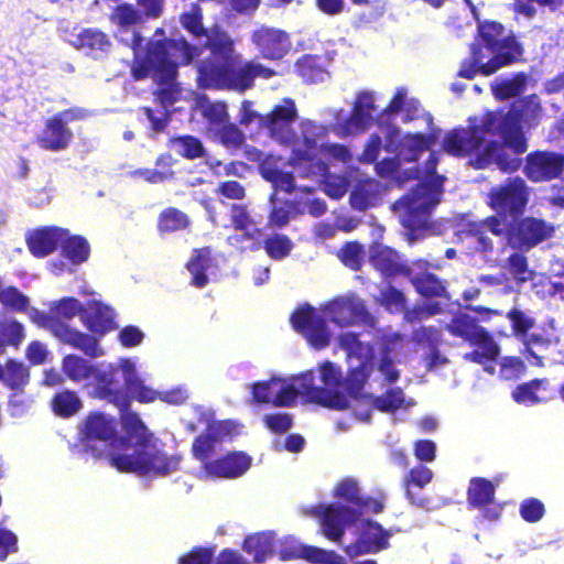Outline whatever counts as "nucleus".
<instances>
[{
	"instance_id": "f257e3e1",
	"label": "nucleus",
	"mask_w": 564,
	"mask_h": 564,
	"mask_svg": "<svg viewBox=\"0 0 564 564\" xmlns=\"http://www.w3.org/2000/svg\"><path fill=\"white\" fill-rule=\"evenodd\" d=\"M376 339L380 349L377 369L372 348L361 343L357 334L346 332L337 338L339 347L347 352L349 372L345 380L337 365L325 361L318 366L317 376L307 371L290 379L272 378L254 383L253 401L289 406L299 395H305L325 406L343 410L349 405L345 392L357 398L367 380H370V387L376 382L381 386L395 382L400 376L395 362L408 360L410 348L420 354L427 370H436L447 364L446 357L437 349L441 333L435 327L415 329L406 344L402 335L391 329L377 330Z\"/></svg>"
},
{
	"instance_id": "f03ea898",
	"label": "nucleus",
	"mask_w": 564,
	"mask_h": 564,
	"mask_svg": "<svg viewBox=\"0 0 564 564\" xmlns=\"http://www.w3.org/2000/svg\"><path fill=\"white\" fill-rule=\"evenodd\" d=\"M130 400L122 405L120 419L126 436H118L117 421L105 413H90L79 429L77 453L106 457L121 473L141 476H166L180 468L181 457L161 451L152 434L137 413L129 409Z\"/></svg>"
},
{
	"instance_id": "7ed1b4c3",
	"label": "nucleus",
	"mask_w": 564,
	"mask_h": 564,
	"mask_svg": "<svg viewBox=\"0 0 564 564\" xmlns=\"http://www.w3.org/2000/svg\"><path fill=\"white\" fill-rule=\"evenodd\" d=\"M540 99L531 95L508 111L487 112L470 119L468 128L447 131L442 139L444 152L457 158H469L476 169L496 165L506 172L519 169V154L527 150L522 124L533 126L541 116Z\"/></svg>"
},
{
	"instance_id": "20e7f679",
	"label": "nucleus",
	"mask_w": 564,
	"mask_h": 564,
	"mask_svg": "<svg viewBox=\"0 0 564 564\" xmlns=\"http://www.w3.org/2000/svg\"><path fill=\"white\" fill-rule=\"evenodd\" d=\"M181 22L194 36L206 39L208 55L197 66L200 88L245 91L253 86L257 77L269 79L274 76L273 69L256 61L236 67L240 54L235 50L234 40L217 26L205 29L202 24V10L197 4L182 14Z\"/></svg>"
},
{
	"instance_id": "39448f33",
	"label": "nucleus",
	"mask_w": 564,
	"mask_h": 564,
	"mask_svg": "<svg viewBox=\"0 0 564 564\" xmlns=\"http://www.w3.org/2000/svg\"><path fill=\"white\" fill-rule=\"evenodd\" d=\"M386 138V150L408 162L417 160L437 139L432 116L419 100L409 97L408 89L397 88L390 104L378 116Z\"/></svg>"
},
{
	"instance_id": "423d86ee",
	"label": "nucleus",
	"mask_w": 564,
	"mask_h": 564,
	"mask_svg": "<svg viewBox=\"0 0 564 564\" xmlns=\"http://www.w3.org/2000/svg\"><path fill=\"white\" fill-rule=\"evenodd\" d=\"M120 40L134 53L133 76L137 79L152 76L160 85L158 98L162 106L164 108L172 106L181 94L175 82L177 66L191 63L195 57L200 56L203 51L189 46L183 39L166 43L160 40L151 41L143 46V39L137 32H132L129 39L120 37Z\"/></svg>"
},
{
	"instance_id": "0eeeda50",
	"label": "nucleus",
	"mask_w": 564,
	"mask_h": 564,
	"mask_svg": "<svg viewBox=\"0 0 564 564\" xmlns=\"http://www.w3.org/2000/svg\"><path fill=\"white\" fill-rule=\"evenodd\" d=\"M199 422L206 424V432L193 443L192 452L199 462L198 477L202 479H232L242 476L251 466V457L243 452L224 454L223 443L238 433L232 421H213L210 408H194Z\"/></svg>"
},
{
	"instance_id": "6e6552de",
	"label": "nucleus",
	"mask_w": 564,
	"mask_h": 564,
	"mask_svg": "<svg viewBox=\"0 0 564 564\" xmlns=\"http://www.w3.org/2000/svg\"><path fill=\"white\" fill-rule=\"evenodd\" d=\"M62 369L73 382L93 380L89 394L113 405L127 403V387L132 391L140 389L135 358L121 357L112 362L91 364L77 355H67Z\"/></svg>"
},
{
	"instance_id": "1a4fd4ad",
	"label": "nucleus",
	"mask_w": 564,
	"mask_h": 564,
	"mask_svg": "<svg viewBox=\"0 0 564 564\" xmlns=\"http://www.w3.org/2000/svg\"><path fill=\"white\" fill-rule=\"evenodd\" d=\"M326 318L338 327H351L368 324L371 316L364 300L348 292L328 301L319 310L311 305L299 307L291 316V323L312 347L323 349L332 338Z\"/></svg>"
},
{
	"instance_id": "9d476101",
	"label": "nucleus",
	"mask_w": 564,
	"mask_h": 564,
	"mask_svg": "<svg viewBox=\"0 0 564 564\" xmlns=\"http://www.w3.org/2000/svg\"><path fill=\"white\" fill-rule=\"evenodd\" d=\"M441 152H432L422 169H417L415 177L419 183L408 195L393 204L402 226L409 230L408 240L412 245L423 234H434L431 215L440 204L445 177L435 172Z\"/></svg>"
},
{
	"instance_id": "9b49d317",
	"label": "nucleus",
	"mask_w": 564,
	"mask_h": 564,
	"mask_svg": "<svg viewBox=\"0 0 564 564\" xmlns=\"http://www.w3.org/2000/svg\"><path fill=\"white\" fill-rule=\"evenodd\" d=\"M528 199L529 188L525 182L520 177L509 178L507 183L494 187L489 194V205L499 216L468 223L462 234L476 245L477 250H492L494 239L489 235L503 241L508 236L511 220L523 213Z\"/></svg>"
},
{
	"instance_id": "f8f14e48",
	"label": "nucleus",
	"mask_w": 564,
	"mask_h": 564,
	"mask_svg": "<svg viewBox=\"0 0 564 564\" xmlns=\"http://www.w3.org/2000/svg\"><path fill=\"white\" fill-rule=\"evenodd\" d=\"M521 55V46L511 31L495 21H478V45L471 47V57L462 63L458 75L467 79L477 74L488 76Z\"/></svg>"
},
{
	"instance_id": "ddd939ff",
	"label": "nucleus",
	"mask_w": 564,
	"mask_h": 564,
	"mask_svg": "<svg viewBox=\"0 0 564 564\" xmlns=\"http://www.w3.org/2000/svg\"><path fill=\"white\" fill-rule=\"evenodd\" d=\"M296 119L297 108L294 100L284 98L267 115L263 127L274 142L291 150L292 155L288 166L293 171L300 160L306 159L315 151L317 140L326 133V126L303 119L299 124L300 134H297L293 129Z\"/></svg>"
},
{
	"instance_id": "4468645a",
	"label": "nucleus",
	"mask_w": 564,
	"mask_h": 564,
	"mask_svg": "<svg viewBox=\"0 0 564 564\" xmlns=\"http://www.w3.org/2000/svg\"><path fill=\"white\" fill-rule=\"evenodd\" d=\"M383 510V503L373 498L359 500L356 508L341 505L316 506L311 513L319 519L321 531L328 540L343 544L344 531L351 523L362 520L365 513H379Z\"/></svg>"
},
{
	"instance_id": "2eb2a0df",
	"label": "nucleus",
	"mask_w": 564,
	"mask_h": 564,
	"mask_svg": "<svg viewBox=\"0 0 564 564\" xmlns=\"http://www.w3.org/2000/svg\"><path fill=\"white\" fill-rule=\"evenodd\" d=\"M447 328L454 336L463 338L471 346H476L474 351L465 355L467 360L485 365L499 355V346L485 328L478 325L474 317L467 314L456 315L447 325Z\"/></svg>"
},
{
	"instance_id": "dca6fc26",
	"label": "nucleus",
	"mask_w": 564,
	"mask_h": 564,
	"mask_svg": "<svg viewBox=\"0 0 564 564\" xmlns=\"http://www.w3.org/2000/svg\"><path fill=\"white\" fill-rule=\"evenodd\" d=\"M377 94L371 90H361L356 95L349 116L344 110L334 112L335 122L333 131L338 137L356 135L365 132L376 119Z\"/></svg>"
},
{
	"instance_id": "f3484780",
	"label": "nucleus",
	"mask_w": 564,
	"mask_h": 564,
	"mask_svg": "<svg viewBox=\"0 0 564 564\" xmlns=\"http://www.w3.org/2000/svg\"><path fill=\"white\" fill-rule=\"evenodd\" d=\"M29 316L39 327L48 329L62 343L82 350L87 356L98 358L105 355L104 349L95 337L79 332L67 323L54 319L51 310L46 314L32 308L29 312Z\"/></svg>"
},
{
	"instance_id": "a211bd4d",
	"label": "nucleus",
	"mask_w": 564,
	"mask_h": 564,
	"mask_svg": "<svg viewBox=\"0 0 564 564\" xmlns=\"http://www.w3.org/2000/svg\"><path fill=\"white\" fill-rule=\"evenodd\" d=\"M356 528V540L349 544L340 545L350 558L367 554H377L390 547V539L394 534L393 529H384L372 520H360L351 523Z\"/></svg>"
},
{
	"instance_id": "6ab92c4d",
	"label": "nucleus",
	"mask_w": 564,
	"mask_h": 564,
	"mask_svg": "<svg viewBox=\"0 0 564 564\" xmlns=\"http://www.w3.org/2000/svg\"><path fill=\"white\" fill-rule=\"evenodd\" d=\"M327 133L328 128L326 127V133L317 140L315 151L307 155L306 159L300 160L297 165H295L294 172H296L299 177L312 176L319 180L328 172L326 161L334 160L345 164L350 161L351 154L345 145L324 142Z\"/></svg>"
},
{
	"instance_id": "aec40b11",
	"label": "nucleus",
	"mask_w": 564,
	"mask_h": 564,
	"mask_svg": "<svg viewBox=\"0 0 564 564\" xmlns=\"http://www.w3.org/2000/svg\"><path fill=\"white\" fill-rule=\"evenodd\" d=\"M85 111L82 109H69L58 112L48 119L45 128L37 135V143L44 150L58 152L65 150L73 138L67 124L76 119L83 118Z\"/></svg>"
},
{
	"instance_id": "412c9836",
	"label": "nucleus",
	"mask_w": 564,
	"mask_h": 564,
	"mask_svg": "<svg viewBox=\"0 0 564 564\" xmlns=\"http://www.w3.org/2000/svg\"><path fill=\"white\" fill-rule=\"evenodd\" d=\"M507 317L511 323L514 336L523 341L522 354L529 362L540 366L542 364L541 352L549 346V340L535 334L528 335V332L534 326V318L519 308H512Z\"/></svg>"
},
{
	"instance_id": "4be33fe9",
	"label": "nucleus",
	"mask_w": 564,
	"mask_h": 564,
	"mask_svg": "<svg viewBox=\"0 0 564 564\" xmlns=\"http://www.w3.org/2000/svg\"><path fill=\"white\" fill-rule=\"evenodd\" d=\"M246 158L252 162L260 163L261 175L272 184L275 189L289 192L294 187V171H285L282 158L274 155H265L262 151L254 147H247L245 150Z\"/></svg>"
},
{
	"instance_id": "5701e85b",
	"label": "nucleus",
	"mask_w": 564,
	"mask_h": 564,
	"mask_svg": "<svg viewBox=\"0 0 564 564\" xmlns=\"http://www.w3.org/2000/svg\"><path fill=\"white\" fill-rule=\"evenodd\" d=\"M564 170V155L538 151L525 158L523 172L532 182H547L557 178Z\"/></svg>"
},
{
	"instance_id": "b1692460",
	"label": "nucleus",
	"mask_w": 564,
	"mask_h": 564,
	"mask_svg": "<svg viewBox=\"0 0 564 564\" xmlns=\"http://www.w3.org/2000/svg\"><path fill=\"white\" fill-rule=\"evenodd\" d=\"M251 42L260 56L269 61L283 58L292 45L286 32L269 26L254 30L251 34Z\"/></svg>"
},
{
	"instance_id": "393cba45",
	"label": "nucleus",
	"mask_w": 564,
	"mask_h": 564,
	"mask_svg": "<svg viewBox=\"0 0 564 564\" xmlns=\"http://www.w3.org/2000/svg\"><path fill=\"white\" fill-rule=\"evenodd\" d=\"M65 40L76 50L96 59L106 56L111 48L108 35L97 29H75Z\"/></svg>"
},
{
	"instance_id": "a878e982",
	"label": "nucleus",
	"mask_w": 564,
	"mask_h": 564,
	"mask_svg": "<svg viewBox=\"0 0 564 564\" xmlns=\"http://www.w3.org/2000/svg\"><path fill=\"white\" fill-rule=\"evenodd\" d=\"M116 317L117 313L110 305L94 297L87 302L82 322L91 333L104 336L118 327Z\"/></svg>"
},
{
	"instance_id": "bb28decb",
	"label": "nucleus",
	"mask_w": 564,
	"mask_h": 564,
	"mask_svg": "<svg viewBox=\"0 0 564 564\" xmlns=\"http://www.w3.org/2000/svg\"><path fill=\"white\" fill-rule=\"evenodd\" d=\"M495 489L490 481L476 478L470 481L468 488V501L474 507L482 509L484 517L488 520H497L502 511V506L494 500Z\"/></svg>"
},
{
	"instance_id": "cd10ccee",
	"label": "nucleus",
	"mask_w": 564,
	"mask_h": 564,
	"mask_svg": "<svg viewBox=\"0 0 564 564\" xmlns=\"http://www.w3.org/2000/svg\"><path fill=\"white\" fill-rule=\"evenodd\" d=\"M218 265L219 259L212 256L209 248L196 250L187 263L192 283L197 288L205 286L217 278Z\"/></svg>"
},
{
	"instance_id": "c85d7f7f",
	"label": "nucleus",
	"mask_w": 564,
	"mask_h": 564,
	"mask_svg": "<svg viewBox=\"0 0 564 564\" xmlns=\"http://www.w3.org/2000/svg\"><path fill=\"white\" fill-rule=\"evenodd\" d=\"M67 236V229L56 226L35 229L28 237L30 251L36 257H45L53 252Z\"/></svg>"
},
{
	"instance_id": "c756f323",
	"label": "nucleus",
	"mask_w": 564,
	"mask_h": 564,
	"mask_svg": "<svg viewBox=\"0 0 564 564\" xmlns=\"http://www.w3.org/2000/svg\"><path fill=\"white\" fill-rule=\"evenodd\" d=\"M137 381L140 384V389L138 391H132L127 387V402L132 398L142 403L161 400L170 404H181L188 398V390L185 387H176L169 391L160 392L145 386L138 372Z\"/></svg>"
},
{
	"instance_id": "7c9ffc66",
	"label": "nucleus",
	"mask_w": 564,
	"mask_h": 564,
	"mask_svg": "<svg viewBox=\"0 0 564 564\" xmlns=\"http://www.w3.org/2000/svg\"><path fill=\"white\" fill-rule=\"evenodd\" d=\"M369 257L371 264L386 276L409 272L400 254L381 243L371 246Z\"/></svg>"
},
{
	"instance_id": "2f4dec72",
	"label": "nucleus",
	"mask_w": 564,
	"mask_h": 564,
	"mask_svg": "<svg viewBox=\"0 0 564 564\" xmlns=\"http://www.w3.org/2000/svg\"><path fill=\"white\" fill-rule=\"evenodd\" d=\"M195 109L205 119L209 137L229 122L226 105L221 101H210L205 95L196 96Z\"/></svg>"
},
{
	"instance_id": "473e14b6",
	"label": "nucleus",
	"mask_w": 564,
	"mask_h": 564,
	"mask_svg": "<svg viewBox=\"0 0 564 564\" xmlns=\"http://www.w3.org/2000/svg\"><path fill=\"white\" fill-rule=\"evenodd\" d=\"M387 186L381 182L369 178L359 183L350 194V205L354 209L364 212L376 207L384 195Z\"/></svg>"
},
{
	"instance_id": "72a5a7b5",
	"label": "nucleus",
	"mask_w": 564,
	"mask_h": 564,
	"mask_svg": "<svg viewBox=\"0 0 564 564\" xmlns=\"http://www.w3.org/2000/svg\"><path fill=\"white\" fill-rule=\"evenodd\" d=\"M554 228L541 219L524 218L518 225L516 237L520 247L532 248L551 237Z\"/></svg>"
},
{
	"instance_id": "f704fd0d",
	"label": "nucleus",
	"mask_w": 564,
	"mask_h": 564,
	"mask_svg": "<svg viewBox=\"0 0 564 564\" xmlns=\"http://www.w3.org/2000/svg\"><path fill=\"white\" fill-rule=\"evenodd\" d=\"M276 547L278 541L270 531L249 535L243 543V551L253 557L254 564L264 563Z\"/></svg>"
},
{
	"instance_id": "c9c22d12",
	"label": "nucleus",
	"mask_w": 564,
	"mask_h": 564,
	"mask_svg": "<svg viewBox=\"0 0 564 564\" xmlns=\"http://www.w3.org/2000/svg\"><path fill=\"white\" fill-rule=\"evenodd\" d=\"M300 178L294 173V187L288 193H294L296 195V209L300 214L308 213L314 217H319L326 212V204L323 199L315 198L313 191L315 185L313 184H297L296 180Z\"/></svg>"
},
{
	"instance_id": "e433bc0d",
	"label": "nucleus",
	"mask_w": 564,
	"mask_h": 564,
	"mask_svg": "<svg viewBox=\"0 0 564 564\" xmlns=\"http://www.w3.org/2000/svg\"><path fill=\"white\" fill-rule=\"evenodd\" d=\"M549 382L545 379H535L530 382L518 386L512 398L519 404L533 405L544 402L551 398Z\"/></svg>"
},
{
	"instance_id": "4c0bfd02",
	"label": "nucleus",
	"mask_w": 564,
	"mask_h": 564,
	"mask_svg": "<svg viewBox=\"0 0 564 564\" xmlns=\"http://www.w3.org/2000/svg\"><path fill=\"white\" fill-rule=\"evenodd\" d=\"M63 256L74 265L86 262L89 258L90 246L86 238L70 235L67 229V236L61 242Z\"/></svg>"
},
{
	"instance_id": "58836bf2",
	"label": "nucleus",
	"mask_w": 564,
	"mask_h": 564,
	"mask_svg": "<svg viewBox=\"0 0 564 564\" xmlns=\"http://www.w3.org/2000/svg\"><path fill=\"white\" fill-rule=\"evenodd\" d=\"M53 412L62 417H69L80 411L83 402L75 391L63 390L51 401Z\"/></svg>"
},
{
	"instance_id": "ea45409f",
	"label": "nucleus",
	"mask_w": 564,
	"mask_h": 564,
	"mask_svg": "<svg viewBox=\"0 0 564 564\" xmlns=\"http://www.w3.org/2000/svg\"><path fill=\"white\" fill-rule=\"evenodd\" d=\"M525 79L527 77L523 74H517L513 77L496 78L491 85L492 94L500 100L518 96L524 89Z\"/></svg>"
},
{
	"instance_id": "a19ab883",
	"label": "nucleus",
	"mask_w": 564,
	"mask_h": 564,
	"mask_svg": "<svg viewBox=\"0 0 564 564\" xmlns=\"http://www.w3.org/2000/svg\"><path fill=\"white\" fill-rule=\"evenodd\" d=\"M50 305L51 314H53L54 319L64 323L75 318L76 316L82 317L86 307V305L75 297H63L51 302Z\"/></svg>"
},
{
	"instance_id": "79ce46f5",
	"label": "nucleus",
	"mask_w": 564,
	"mask_h": 564,
	"mask_svg": "<svg viewBox=\"0 0 564 564\" xmlns=\"http://www.w3.org/2000/svg\"><path fill=\"white\" fill-rule=\"evenodd\" d=\"M369 402L377 410L383 412H393L398 409H408L414 403L411 400H406L401 389H390L383 395L377 398H369Z\"/></svg>"
},
{
	"instance_id": "37998d69",
	"label": "nucleus",
	"mask_w": 564,
	"mask_h": 564,
	"mask_svg": "<svg viewBox=\"0 0 564 564\" xmlns=\"http://www.w3.org/2000/svg\"><path fill=\"white\" fill-rule=\"evenodd\" d=\"M0 380L12 390H20L29 381V369L21 362L10 360L4 368L0 366Z\"/></svg>"
},
{
	"instance_id": "c03bdc74",
	"label": "nucleus",
	"mask_w": 564,
	"mask_h": 564,
	"mask_svg": "<svg viewBox=\"0 0 564 564\" xmlns=\"http://www.w3.org/2000/svg\"><path fill=\"white\" fill-rule=\"evenodd\" d=\"M412 283L416 291L426 297H445L448 299L445 286L432 273H422L412 278Z\"/></svg>"
},
{
	"instance_id": "a18cd8bd",
	"label": "nucleus",
	"mask_w": 564,
	"mask_h": 564,
	"mask_svg": "<svg viewBox=\"0 0 564 564\" xmlns=\"http://www.w3.org/2000/svg\"><path fill=\"white\" fill-rule=\"evenodd\" d=\"M305 178L311 181L315 186L317 184H322L325 194L334 199L341 198L347 193L348 189V181L346 180V177L330 175L328 174V172L325 174V176L321 177L319 180H316L315 177L312 176Z\"/></svg>"
},
{
	"instance_id": "49530a36",
	"label": "nucleus",
	"mask_w": 564,
	"mask_h": 564,
	"mask_svg": "<svg viewBox=\"0 0 564 564\" xmlns=\"http://www.w3.org/2000/svg\"><path fill=\"white\" fill-rule=\"evenodd\" d=\"M264 250L273 260H282L286 258L293 250L292 240L282 234H274L264 239Z\"/></svg>"
},
{
	"instance_id": "de8ad7c7",
	"label": "nucleus",
	"mask_w": 564,
	"mask_h": 564,
	"mask_svg": "<svg viewBox=\"0 0 564 564\" xmlns=\"http://www.w3.org/2000/svg\"><path fill=\"white\" fill-rule=\"evenodd\" d=\"M297 551L301 552L300 554H304V560L311 564H348L346 558L335 551L317 546H311V549L300 547Z\"/></svg>"
},
{
	"instance_id": "09e8293b",
	"label": "nucleus",
	"mask_w": 564,
	"mask_h": 564,
	"mask_svg": "<svg viewBox=\"0 0 564 564\" xmlns=\"http://www.w3.org/2000/svg\"><path fill=\"white\" fill-rule=\"evenodd\" d=\"M188 223V217L183 212L170 207L160 214L159 229L163 232H173L185 229Z\"/></svg>"
},
{
	"instance_id": "8fccbe9b",
	"label": "nucleus",
	"mask_w": 564,
	"mask_h": 564,
	"mask_svg": "<svg viewBox=\"0 0 564 564\" xmlns=\"http://www.w3.org/2000/svg\"><path fill=\"white\" fill-rule=\"evenodd\" d=\"M210 138L219 141L226 149L237 150L243 144L245 135L237 126L228 122Z\"/></svg>"
},
{
	"instance_id": "3c124183",
	"label": "nucleus",
	"mask_w": 564,
	"mask_h": 564,
	"mask_svg": "<svg viewBox=\"0 0 564 564\" xmlns=\"http://www.w3.org/2000/svg\"><path fill=\"white\" fill-rule=\"evenodd\" d=\"M432 479V471L430 468L424 466H419L417 468H413L410 471L408 484H406V496L409 500L413 505H417L423 507V500L416 499L414 497V494L412 491V486H415L417 488H423L425 485H427Z\"/></svg>"
},
{
	"instance_id": "603ef678",
	"label": "nucleus",
	"mask_w": 564,
	"mask_h": 564,
	"mask_svg": "<svg viewBox=\"0 0 564 564\" xmlns=\"http://www.w3.org/2000/svg\"><path fill=\"white\" fill-rule=\"evenodd\" d=\"M172 148L176 153L187 159H196L204 155V147L202 142L192 135L173 139Z\"/></svg>"
},
{
	"instance_id": "864d4df0",
	"label": "nucleus",
	"mask_w": 564,
	"mask_h": 564,
	"mask_svg": "<svg viewBox=\"0 0 564 564\" xmlns=\"http://www.w3.org/2000/svg\"><path fill=\"white\" fill-rule=\"evenodd\" d=\"M507 270L519 284L533 278V272L528 267L527 258L517 252L508 258Z\"/></svg>"
},
{
	"instance_id": "5fc2aeb1",
	"label": "nucleus",
	"mask_w": 564,
	"mask_h": 564,
	"mask_svg": "<svg viewBox=\"0 0 564 564\" xmlns=\"http://www.w3.org/2000/svg\"><path fill=\"white\" fill-rule=\"evenodd\" d=\"M24 338V327L21 323L11 321L0 323V354H2L7 344L18 346Z\"/></svg>"
},
{
	"instance_id": "6e6d98bb",
	"label": "nucleus",
	"mask_w": 564,
	"mask_h": 564,
	"mask_svg": "<svg viewBox=\"0 0 564 564\" xmlns=\"http://www.w3.org/2000/svg\"><path fill=\"white\" fill-rule=\"evenodd\" d=\"M297 215H300V213L296 209V195L294 194V199L292 203H285L283 205L273 203V209L269 218V224L275 227H283Z\"/></svg>"
},
{
	"instance_id": "4d7b16f0",
	"label": "nucleus",
	"mask_w": 564,
	"mask_h": 564,
	"mask_svg": "<svg viewBox=\"0 0 564 564\" xmlns=\"http://www.w3.org/2000/svg\"><path fill=\"white\" fill-rule=\"evenodd\" d=\"M249 230L235 229V234L228 237V243L241 251L252 250L260 243L261 231L256 227V232L251 236L247 235Z\"/></svg>"
},
{
	"instance_id": "13d9d810",
	"label": "nucleus",
	"mask_w": 564,
	"mask_h": 564,
	"mask_svg": "<svg viewBox=\"0 0 564 564\" xmlns=\"http://www.w3.org/2000/svg\"><path fill=\"white\" fill-rule=\"evenodd\" d=\"M335 496L352 505L356 508L361 499L358 482L354 478H345L340 480L335 488Z\"/></svg>"
},
{
	"instance_id": "bf43d9fd",
	"label": "nucleus",
	"mask_w": 564,
	"mask_h": 564,
	"mask_svg": "<svg viewBox=\"0 0 564 564\" xmlns=\"http://www.w3.org/2000/svg\"><path fill=\"white\" fill-rule=\"evenodd\" d=\"M113 23L127 28L142 21V14L132 4H120L111 14Z\"/></svg>"
},
{
	"instance_id": "052dcab7",
	"label": "nucleus",
	"mask_w": 564,
	"mask_h": 564,
	"mask_svg": "<svg viewBox=\"0 0 564 564\" xmlns=\"http://www.w3.org/2000/svg\"><path fill=\"white\" fill-rule=\"evenodd\" d=\"M376 300L390 312H400L404 308L403 294L391 286H386L380 290Z\"/></svg>"
},
{
	"instance_id": "680f3d73",
	"label": "nucleus",
	"mask_w": 564,
	"mask_h": 564,
	"mask_svg": "<svg viewBox=\"0 0 564 564\" xmlns=\"http://www.w3.org/2000/svg\"><path fill=\"white\" fill-rule=\"evenodd\" d=\"M364 256V248L357 242H349L339 251L343 263L352 270H358L361 267Z\"/></svg>"
},
{
	"instance_id": "e2e57ef3",
	"label": "nucleus",
	"mask_w": 564,
	"mask_h": 564,
	"mask_svg": "<svg viewBox=\"0 0 564 564\" xmlns=\"http://www.w3.org/2000/svg\"><path fill=\"white\" fill-rule=\"evenodd\" d=\"M144 338V332L135 325L122 327L117 335V340L124 348L138 347L143 343Z\"/></svg>"
},
{
	"instance_id": "0e129e2a",
	"label": "nucleus",
	"mask_w": 564,
	"mask_h": 564,
	"mask_svg": "<svg viewBox=\"0 0 564 564\" xmlns=\"http://www.w3.org/2000/svg\"><path fill=\"white\" fill-rule=\"evenodd\" d=\"M300 547L311 549V545L301 543L294 536H284L283 539L278 540L276 552L282 560L304 558V554H293L300 553L297 551Z\"/></svg>"
},
{
	"instance_id": "69168bd1",
	"label": "nucleus",
	"mask_w": 564,
	"mask_h": 564,
	"mask_svg": "<svg viewBox=\"0 0 564 564\" xmlns=\"http://www.w3.org/2000/svg\"><path fill=\"white\" fill-rule=\"evenodd\" d=\"M264 119H267V115H260L256 110L252 109V102L243 101L240 108V123L247 129L252 130L253 127L259 129H263Z\"/></svg>"
},
{
	"instance_id": "338daca9",
	"label": "nucleus",
	"mask_w": 564,
	"mask_h": 564,
	"mask_svg": "<svg viewBox=\"0 0 564 564\" xmlns=\"http://www.w3.org/2000/svg\"><path fill=\"white\" fill-rule=\"evenodd\" d=\"M315 64V58L312 56H304L303 58L299 59L296 63L297 70L300 75L305 79L306 82L316 83L322 82L326 74L322 69L317 68L315 69L313 66Z\"/></svg>"
},
{
	"instance_id": "774afa93",
	"label": "nucleus",
	"mask_w": 564,
	"mask_h": 564,
	"mask_svg": "<svg viewBox=\"0 0 564 564\" xmlns=\"http://www.w3.org/2000/svg\"><path fill=\"white\" fill-rule=\"evenodd\" d=\"M231 219L234 223L235 229H246L249 230L247 235H253L256 232L257 223L254 219L247 213V210L242 206L234 205L231 212Z\"/></svg>"
}]
</instances>
